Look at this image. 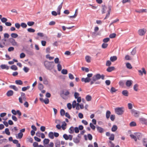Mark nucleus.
Listing matches in <instances>:
<instances>
[{"instance_id":"nucleus-1","label":"nucleus","mask_w":147,"mask_h":147,"mask_svg":"<svg viewBox=\"0 0 147 147\" xmlns=\"http://www.w3.org/2000/svg\"><path fill=\"white\" fill-rule=\"evenodd\" d=\"M101 78L102 80L105 79V76L103 74L101 75L100 74H97L94 75L92 78V80L90 81V85H92L96 81Z\"/></svg>"},{"instance_id":"nucleus-2","label":"nucleus","mask_w":147,"mask_h":147,"mask_svg":"<svg viewBox=\"0 0 147 147\" xmlns=\"http://www.w3.org/2000/svg\"><path fill=\"white\" fill-rule=\"evenodd\" d=\"M44 65L45 68L47 69L51 70L54 67V63L53 61H45L44 62Z\"/></svg>"},{"instance_id":"nucleus-3","label":"nucleus","mask_w":147,"mask_h":147,"mask_svg":"<svg viewBox=\"0 0 147 147\" xmlns=\"http://www.w3.org/2000/svg\"><path fill=\"white\" fill-rule=\"evenodd\" d=\"M63 2H62L61 4L58 6L57 9V13L55 11H52V14L54 16H56L57 14L60 15V11L62 7V5L63 4Z\"/></svg>"},{"instance_id":"nucleus-4","label":"nucleus","mask_w":147,"mask_h":147,"mask_svg":"<svg viewBox=\"0 0 147 147\" xmlns=\"http://www.w3.org/2000/svg\"><path fill=\"white\" fill-rule=\"evenodd\" d=\"M123 108L122 107H117L115 109V113L118 115H121L123 112Z\"/></svg>"},{"instance_id":"nucleus-5","label":"nucleus","mask_w":147,"mask_h":147,"mask_svg":"<svg viewBox=\"0 0 147 147\" xmlns=\"http://www.w3.org/2000/svg\"><path fill=\"white\" fill-rule=\"evenodd\" d=\"M21 97H20L19 98V102L21 103H23L22 100L24 101H25L26 100V95L23 92H21Z\"/></svg>"},{"instance_id":"nucleus-6","label":"nucleus","mask_w":147,"mask_h":147,"mask_svg":"<svg viewBox=\"0 0 147 147\" xmlns=\"http://www.w3.org/2000/svg\"><path fill=\"white\" fill-rule=\"evenodd\" d=\"M146 32V29L142 28L139 29L138 31V33L140 36H142L144 35Z\"/></svg>"},{"instance_id":"nucleus-7","label":"nucleus","mask_w":147,"mask_h":147,"mask_svg":"<svg viewBox=\"0 0 147 147\" xmlns=\"http://www.w3.org/2000/svg\"><path fill=\"white\" fill-rule=\"evenodd\" d=\"M131 112L132 114L135 117H139V113L137 111L134 110H132L131 111Z\"/></svg>"},{"instance_id":"nucleus-8","label":"nucleus","mask_w":147,"mask_h":147,"mask_svg":"<svg viewBox=\"0 0 147 147\" xmlns=\"http://www.w3.org/2000/svg\"><path fill=\"white\" fill-rule=\"evenodd\" d=\"M139 120L141 123L143 124H147V119L144 118H140Z\"/></svg>"},{"instance_id":"nucleus-9","label":"nucleus","mask_w":147,"mask_h":147,"mask_svg":"<svg viewBox=\"0 0 147 147\" xmlns=\"http://www.w3.org/2000/svg\"><path fill=\"white\" fill-rule=\"evenodd\" d=\"M142 70H138V72L139 73V75H141L142 76L143 75V74L144 73V74H146V71L145 70V69L144 68H142Z\"/></svg>"},{"instance_id":"nucleus-10","label":"nucleus","mask_w":147,"mask_h":147,"mask_svg":"<svg viewBox=\"0 0 147 147\" xmlns=\"http://www.w3.org/2000/svg\"><path fill=\"white\" fill-rule=\"evenodd\" d=\"M90 80L91 79L87 77L86 78H83L81 79V81L82 82H84L86 83L89 82Z\"/></svg>"},{"instance_id":"nucleus-11","label":"nucleus","mask_w":147,"mask_h":147,"mask_svg":"<svg viewBox=\"0 0 147 147\" xmlns=\"http://www.w3.org/2000/svg\"><path fill=\"white\" fill-rule=\"evenodd\" d=\"M132 81L131 80H128L126 82L125 84L128 87H130L132 84Z\"/></svg>"},{"instance_id":"nucleus-12","label":"nucleus","mask_w":147,"mask_h":147,"mask_svg":"<svg viewBox=\"0 0 147 147\" xmlns=\"http://www.w3.org/2000/svg\"><path fill=\"white\" fill-rule=\"evenodd\" d=\"M115 69V67L114 66L109 67L107 69V71L108 72H111Z\"/></svg>"},{"instance_id":"nucleus-13","label":"nucleus","mask_w":147,"mask_h":147,"mask_svg":"<svg viewBox=\"0 0 147 147\" xmlns=\"http://www.w3.org/2000/svg\"><path fill=\"white\" fill-rule=\"evenodd\" d=\"M135 11L136 12L140 13L143 12H147V9H141L138 10H136Z\"/></svg>"},{"instance_id":"nucleus-14","label":"nucleus","mask_w":147,"mask_h":147,"mask_svg":"<svg viewBox=\"0 0 147 147\" xmlns=\"http://www.w3.org/2000/svg\"><path fill=\"white\" fill-rule=\"evenodd\" d=\"M0 67L2 69H6L8 70L9 69V66L5 64H3L1 65L0 66Z\"/></svg>"},{"instance_id":"nucleus-15","label":"nucleus","mask_w":147,"mask_h":147,"mask_svg":"<svg viewBox=\"0 0 147 147\" xmlns=\"http://www.w3.org/2000/svg\"><path fill=\"white\" fill-rule=\"evenodd\" d=\"M13 94V91L12 90H10L7 92L6 94L8 96H12Z\"/></svg>"},{"instance_id":"nucleus-16","label":"nucleus","mask_w":147,"mask_h":147,"mask_svg":"<svg viewBox=\"0 0 147 147\" xmlns=\"http://www.w3.org/2000/svg\"><path fill=\"white\" fill-rule=\"evenodd\" d=\"M12 45L13 46H17V43L15 39L12 38L10 42Z\"/></svg>"},{"instance_id":"nucleus-17","label":"nucleus","mask_w":147,"mask_h":147,"mask_svg":"<svg viewBox=\"0 0 147 147\" xmlns=\"http://www.w3.org/2000/svg\"><path fill=\"white\" fill-rule=\"evenodd\" d=\"M122 94L125 96H128V92L126 90H124L122 91Z\"/></svg>"},{"instance_id":"nucleus-18","label":"nucleus","mask_w":147,"mask_h":147,"mask_svg":"<svg viewBox=\"0 0 147 147\" xmlns=\"http://www.w3.org/2000/svg\"><path fill=\"white\" fill-rule=\"evenodd\" d=\"M98 131L100 133H102L104 131V129L102 127L98 126L96 127Z\"/></svg>"},{"instance_id":"nucleus-19","label":"nucleus","mask_w":147,"mask_h":147,"mask_svg":"<svg viewBox=\"0 0 147 147\" xmlns=\"http://www.w3.org/2000/svg\"><path fill=\"white\" fill-rule=\"evenodd\" d=\"M69 92L68 91H67L64 92H63V94H61V95L63 98L65 99V98L63 97V94H64V95H65V96H67L68 95H69Z\"/></svg>"},{"instance_id":"nucleus-20","label":"nucleus","mask_w":147,"mask_h":147,"mask_svg":"<svg viewBox=\"0 0 147 147\" xmlns=\"http://www.w3.org/2000/svg\"><path fill=\"white\" fill-rule=\"evenodd\" d=\"M117 59V57L115 56L111 57L110 58V60L112 62H114L116 61Z\"/></svg>"},{"instance_id":"nucleus-21","label":"nucleus","mask_w":147,"mask_h":147,"mask_svg":"<svg viewBox=\"0 0 147 147\" xmlns=\"http://www.w3.org/2000/svg\"><path fill=\"white\" fill-rule=\"evenodd\" d=\"M111 112L109 110H108L107 111L106 114V117L107 119H108L109 118L110 116H111Z\"/></svg>"},{"instance_id":"nucleus-22","label":"nucleus","mask_w":147,"mask_h":147,"mask_svg":"<svg viewBox=\"0 0 147 147\" xmlns=\"http://www.w3.org/2000/svg\"><path fill=\"white\" fill-rule=\"evenodd\" d=\"M23 134L20 132H19L16 136V138L17 139H21L23 136Z\"/></svg>"},{"instance_id":"nucleus-23","label":"nucleus","mask_w":147,"mask_h":147,"mask_svg":"<svg viewBox=\"0 0 147 147\" xmlns=\"http://www.w3.org/2000/svg\"><path fill=\"white\" fill-rule=\"evenodd\" d=\"M9 87L10 88L13 89L16 91H18V88L15 85H10Z\"/></svg>"},{"instance_id":"nucleus-24","label":"nucleus","mask_w":147,"mask_h":147,"mask_svg":"<svg viewBox=\"0 0 147 147\" xmlns=\"http://www.w3.org/2000/svg\"><path fill=\"white\" fill-rule=\"evenodd\" d=\"M111 11V9L110 7H109V10L108 11V13L106 14V16L104 18V19H107L108 18L110 15V13Z\"/></svg>"},{"instance_id":"nucleus-25","label":"nucleus","mask_w":147,"mask_h":147,"mask_svg":"<svg viewBox=\"0 0 147 147\" xmlns=\"http://www.w3.org/2000/svg\"><path fill=\"white\" fill-rule=\"evenodd\" d=\"M16 84L18 85H22L23 84V82L20 80H17L15 81Z\"/></svg>"},{"instance_id":"nucleus-26","label":"nucleus","mask_w":147,"mask_h":147,"mask_svg":"<svg viewBox=\"0 0 147 147\" xmlns=\"http://www.w3.org/2000/svg\"><path fill=\"white\" fill-rule=\"evenodd\" d=\"M49 137L51 139H53L54 138V134L52 132H50L49 134Z\"/></svg>"},{"instance_id":"nucleus-27","label":"nucleus","mask_w":147,"mask_h":147,"mask_svg":"<svg viewBox=\"0 0 147 147\" xmlns=\"http://www.w3.org/2000/svg\"><path fill=\"white\" fill-rule=\"evenodd\" d=\"M55 144L56 147H60V142L59 140L56 141Z\"/></svg>"},{"instance_id":"nucleus-28","label":"nucleus","mask_w":147,"mask_h":147,"mask_svg":"<svg viewBox=\"0 0 147 147\" xmlns=\"http://www.w3.org/2000/svg\"><path fill=\"white\" fill-rule=\"evenodd\" d=\"M86 99L87 101H89L92 100V97L91 96L88 95L86 97Z\"/></svg>"},{"instance_id":"nucleus-29","label":"nucleus","mask_w":147,"mask_h":147,"mask_svg":"<svg viewBox=\"0 0 147 147\" xmlns=\"http://www.w3.org/2000/svg\"><path fill=\"white\" fill-rule=\"evenodd\" d=\"M67 125L66 123H65V122H63V124L61 125V127L62 128V129L63 130H65L66 128V126Z\"/></svg>"},{"instance_id":"nucleus-30","label":"nucleus","mask_w":147,"mask_h":147,"mask_svg":"<svg viewBox=\"0 0 147 147\" xmlns=\"http://www.w3.org/2000/svg\"><path fill=\"white\" fill-rule=\"evenodd\" d=\"M117 129V126L116 125H114L112 128L111 130L113 132H115Z\"/></svg>"},{"instance_id":"nucleus-31","label":"nucleus","mask_w":147,"mask_h":147,"mask_svg":"<svg viewBox=\"0 0 147 147\" xmlns=\"http://www.w3.org/2000/svg\"><path fill=\"white\" fill-rule=\"evenodd\" d=\"M126 67L128 69H131L132 68V67L131 64L129 63H127L126 64Z\"/></svg>"},{"instance_id":"nucleus-32","label":"nucleus","mask_w":147,"mask_h":147,"mask_svg":"<svg viewBox=\"0 0 147 147\" xmlns=\"http://www.w3.org/2000/svg\"><path fill=\"white\" fill-rule=\"evenodd\" d=\"M136 135L137 138L138 140L140 139L142 137V135L140 133H136Z\"/></svg>"},{"instance_id":"nucleus-33","label":"nucleus","mask_w":147,"mask_h":147,"mask_svg":"<svg viewBox=\"0 0 147 147\" xmlns=\"http://www.w3.org/2000/svg\"><path fill=\"white\" fill-rule=\"evenodd\" d=\"M130 137L134 139L136 142L137 141V138H136V136H135L133 134H130Z\"/></svg>"},{"instance_id":"nucleus-34","label":"nucleus","mask_w":147,"mask_h":147,"mask_svg":"<svg viewBox=\"0 0 147 147\" xmlns=\"http://www.w3.org/2000/svg\"><path fill=\"white\" fill-rule=\"evenodd\" d=\"M11 36L13 38H16L18 37V35L16 33H12L11 34Z\"/></svg>"},{"instance_id":"nucleus-35","label":"nucleus","mask_w":147,"mask_h":147,"mask_svg":"<svg viewBox=\"0 0 147 147\" xmlns=\"http://www.w3.org/2000/svg\"><path fill=\"white\" fill-rule=\"evenodd\" d=\"M30 87V86H28L26 87H24L22 88V90L23 91H25L27 90Z\"/></svg>"},{"instance_id":"nucleus-36","label":"nucleus","mask_w":147,"mask_h":147,"mask_svg":"<svg viewBox=\"0 0 147 147\" xmlns=\"http://www.w3.org/2000/svg\"><path fill=\"white\" fill-rule=\"evenodd\" d=\"M102 13H105V11L107 9V7L105 6H102Z\"/></svg>"},{"instance_id":"nucleus-37","label":"nucleus","mask_w":147,"mask_h":147,"mask_svg":"<svg viewBox=\"0 0 147 147\" xmlns=\"http://www.w3.org/2000/svg\"><path fill=\"white\" fill-rule=\"evenodd\" d=\"M117 90L115 89V88L113 87H112L110 90V92L112 93H113V92H116Z\"/></svg>"},{"instance_id":"nucleus-38","label":"nucleus","mask_w":147,"mask_h":147,"mask_svg":"<svg viewBox=\"0 0 147 147\" xmlns=\"http://www.w3.org/2000/svg\"><path fill=\"white\" fill-rule=\"evenodd\" d=\"M11 68L13 70H16L18 69L17 67L15 65H13L11 67Z\"/></svg>"},{"instance_id":"nucleus-39","label":"nucleus","mask_w":147,"mask_h":147,"mask_svg":"<svg viewBox=\"0 0 147 147\" xmlns=\"http://www.w3.org/2000/svg\"><path fill=\"white\" fill-rule=\"evenodd\" d=\"M74 129L73 127H71L69 129V132L70 134H73L74 132Z\"/></svg>"},{"instance_id":"nucleus-40","label":"nucleus","mask_w":147,"mask_h":147,"mask_svg":"<svg viewBox=\"0 0 147 147\" xmlns=\"http://www.w3.org/2000/svg\"><path fill=\"white\" fill-rule=\"evenodd\" d=\"M57 69L58 71H60L62 69V66L60 64V63H59L57 65Z\"/></svg>"},{"instance_id":"nucleus-41","label":"nucleus","mask_w":147,"mask_h":147,"mask_svg":"<svg viewBox=\"0 0 147 147\" xmlns=\"http://www.w3.org/2000/svg\"><path fill=\"white\" fill-rule=\"evenodd\" d=\"M129 125L131 127L136 126V123L135 121H132L130 123Z\"/></svg>"},{"instance_id":"nucleus-42","label":"nucleus","mask_w":147,"mask_h":147,"mask_svg":"<svg viewBox=\"0 0 147 147\" xmlns=\"http://www.w3.org/2000/svg\"><path fill=\"white\" fill-rule=\"evenodd\" d=\"M110 136L109 139L111 140H113L114 139V135L113 134H112Z\"/></svg>"},{"instance_id":"nucleus-43","label":"nucleus","mask_w":147,"mask_h":147,"mask_svg":"<svg viewBox=\"0 0 147 147\" xmlns=\"http://www.w3.org/2000/svg\"><path fill=\"white\" fill-rule=\"evenodd\" d=\"M85 59L86 61L88 63L90 62V56H86L85 57Z\"/></svg>"},{"instance_id":"nucleus-44","label":"nucleus","mask_w":147,"mask_h":147,"mask_svg":"<svg viewBox=\"0 0 147 147\" xmlns=\"http://www.w3.org/2000/svg\"><path fill=\"white\" fill-rule=\"evenodd\" d=\"M138 85L137 84H136L134 85V90L136 91H137L138 90Z\"/></svg>"},{"instance_id":"nucleus-45","label":"nucleus","mask_w":147,"mask_h":147,"mask_svg":"<svg viewBox=\"0 0 147 147\" xmlns=\"http://www.w3.org/2000/svg\"><path fill=\"white\" fill-rule=\"evenodd\" d=\"M108 145L109 147H115L114 144L111 141L109 142Z\"/></svg>"},{"instance_id":"nucleus-46","label":"nucleus","mask_w":147,"mask_h":147,"mask_svg":"<svg viewBox=\"0 0 147 147\" xmlns=\"http://www.w3.org/2000/svg\"><path fill=\"white\" fill-rule=\"evenodd\" d=\"M108 46V44L106 43H103L102 45V47L103 49H105L107 48Z\"/></svg>"},{"instance_id":"nucleus-47","label":"nucleus","mask_w":147,"mask_h":147,"mask_svg":"<svg viewBox=\"0 0 147 147\" xmlns=\"http://www.w3.org/2000/svg\"><path fill=\"white\" fill-rule=\"evenodd\" d=\"M5 133L7 135H10V132L8 128H6L5 129Z\"/></svg>"},{"instance_id":"nucleus-48","label":"nucleus","mask_w":147,"mask_h":147,"mask_svg":"<svg viewBox=\"0 0 147 147\" xmlns=\"http://www.w3.org/2000/svg\"><path fill=\"white\" fill-rule=\"evenodd\" d=\"M111 61L107 60L106 61V65L107 66H109L111 64Z\"/></svg>"},{"instance_id":"nucleus-49","label":"nucleus","mask_w":147,"mask_h":147,"mask_svg":"<svg viewBox=\"0 0 147 147\" xmlns=\"http://www.w3.org/2000/svg\"><path fill=\"white\" fill-rule=\"evenodd\" d=\"M44 86L41 84H38V88L40 90H41L43 88Z\"/></svg>"},{"instance_id":"nucleus-50","label":"nucleus","mask_w":147,"mask_h":147,"mask_svg":"<svg viewBox=\"0 0 147 147\" xmlns=\"http://www.w3.org/2000/svg\"><path fill=\"white\" fill-rule=\"evenodd\" d=\"M49 142V140L48 139H45L43 140V142L44 144H47Z\"/></svg>"},{"instance_id":"nucleus-51","label":"nucleus","mask_w":147,"mask_h":147,"mask_svg":"<svg viewBox=\"0 0 147 147\" xmlns=\"http://www.w3.org/2000/svg\"><path fill=\"white\" fill-rule=\"evenodd\" d=\"M61 72L63 74H67V71L66 69H63L61 70Z\"/></svg>"},{"instance_id":"nucleus-52","label":"nucleus","mask_w":147,"mask_h":147,"mask_svg":"<svg viewBox=\"0 0 147 147\" xmlns=\"http://www.w3.org/2000/svg\"><path fill=\"white\" fill-rule=\"evenodd\" d=\"M34 24V22H27V24L29 26H33Z\"/></svg>"},{"instance_id":"nucleus-53","label":"nucleus","mask_w":147,"mask_h":147,"mask_svg":"<svg viewBox=\"0 0 147 147\" xmlns=\"http://www.w3.org/2000/svg\"><path fill=\"white\" fill-rule=\"evenodd\" d=\"M110 40V38H107L104 39L103 40V42L105 43H107L109 42Z\"/></svg>"},{"instance_id":"nucleus-54","label":"nucleus","mask_w":147,"mask_h":147,"mask_svg":"<svg viewBox=\"0 0 147 147\" xmlns=\"http://www.w3.org/2000/svg\"><path fill=\"white\" fill-rule=\"evenodd\" d=\"M65 112L63 109H61L60 111V114L62 116H64L65 114Z\"/></svg>"},{"instance_id":"nucleus-55","label":"nucleus","mask_w":147,"mask_h":147,"mask_svg":"<svg viewBox=\"0 0 147 147\" xmlns=\"http://www.w3.org/2000/svg\"><path fill=\"white\" fill-rule=\"evenodd\" d=\"M73 140L74 142L76 143H78L80 141L77 138H74Z\"/></svg>"},{"instance_id":"nucleus-56","label":"nucleus","mask_w":147,"mask_h":147,"mask_svg":"<svg viewBox=\"0 0 147 147\" xmlns=\"http://www.w3.org/2000/svg\"><path fill=\"white\" fill-rule=\"evenodd\" d=\"M28 31L30 32H34L35 31V30L33 28H29L27 29Z\"/></svg>"},{"instance_id":"nucleus-57","label":"nucleus","mask_w":147,"mask_h":147,"mask_svg":"<svg viewBox=\"0 0 147 147\" xmlns=\"http://www.w3.org/2000/svg\"><path fill=\"white\" fill-rule=\"evenodd\" d=\"M142 143L143 145L147 144V139L144 138L142 140Z\"/></svg>"},{"instance_id":"nucleus-58","label":"nucleus","mask_w":147,"mask_h":147,"mask_svg":"<svg viewBox=\"0 0 147 147\" xmlns=\"http://www.w3.org/2000/svg\"><path fill=\"white\" fill-rule=\"evenodd\" d=\"M80 94L77 92H75L74 94V96L75 98H76L79 97Z\"/></svg>"},{"instance_id":"nucleus-59","label":"nucleus","mask_w":147,"mask_h":147,"mask_svg":"<svg viewBox=\"0 0 147 147\" xmlns=\"http://www.w3.org/2000/svg\"><path fill=\"white\" fill-rule=\"evenodd\" d=\"M116 36V34L115 33H112L110 35L109 37L110 38H115Z\"/></svg>"},{"instance_id":"nucleus-60","label":"nucleus","mask_w":147,"mask_h":147,"mask_svg":"<svg viewBox=\"0 0 147 147\" xmlns=\"http://www.w3.org/2000/svg\"><path fill=\"white\" fill-rule=\"evenodd\" d=\"M54 62L55 63L58 64L60 63V62L59 61V59L57 57L55 58L54 59Z\"/></svg>"},{"instance_id":"nucleus-61","label":"nucleus","mask_w":147,"mask_h":147,"mask_svg":"<svg viewBox=\"0 0 147 147\" xmlns=\"http://www.w3.org/2000/svg\"><path fill=\"white\" fill-rule=\"evenodd\" d=\"M90 126L91 128L93 130L95 129V127L94 125H93V124L92 123H90Z\"/></svg>"},{"instance_id":"nucleus-62","label":"nucleus","mask_w":147,"mask_h":147,"mask_svg":"<svg viewBox=\"0 0 147 147\" xmlns=\"http://www.w3.org/2000/svg\"><path fill=\"white\" fill-rule=\"evenodd\" d=\"M115 118V115H111L110 119L112 121H113L114 120Z\"/></svg>"},{"instance_id":"nucleus-63","label":"nucleus","mask_w":147,"mask_h":147,"mask_svg":"<svg viewBox=\"0 0 147 147\" xmlns=\"http://www.w3.org/2000/svg\"><path fill=\"white\" fill-rule=\"evenodd\" d=\"M76 101L75 100H74L73 101V102H72V106L73 108H75L76 107Z\"/></svg>"},{"instance_id":"nucleus-64","label":"nucleus","mask_w":147,"mask_h":147,"mask_svg":"<svg viewBox=\"0 0 147 147\" xmlns=\"http://www.w3.org/2000/svg\"><path fill=\"white\" fill-rule=\"evenodd\" d=\"M20 26L23 28H26L27 26V25L24 23H22Z\"/></svg>"}]
</instances>
